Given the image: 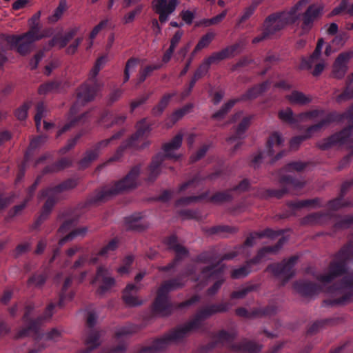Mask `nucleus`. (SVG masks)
<instances>
[{"label":"nucleus","instance_id":"1","mask_svg":"<svg viewBox=\"0 0 353 353\" xmlns=\"http://www.w3.org/2000/svg\"><path fill=\"white\" fill-rule=\"evenodd\" d=\"M307 3V0H300L287 13L276 12L268 16L264 20L262 32L252 39V43L256 44L270 39L288 23H294L301 18V34L308 33L313 27L314 21L321 15L323 8L321 6L312 4L301 14L299 11L305 7Z\"/></svg>","mask_w":353,"mask_h":353},{"label":"nucleus","instance_id":"2","mask_svg":"<svg viewBox=\"0 0 353 353\" xmlns=\"http://www.w3.org/2000/svg\"><path fill=\"white\" fill-rule=\"evenodd\" d=\"M345 120L348 121L347 128L319 141L317 147L322 150H327L334 146L351 143L353 141V105L349 107L347 112L342 114L336 111L330 112L320 121L307 127L304 134L296 136L290 140V148L296 150L303 141L310 139L313 134L319 132L323 127L334 122H342Z\"/></svg>","mask_w":353,"mask_h":353},{"label":"nucleus","instance_id":"3","mask_svg":"<svg viewBox=\"0 0 353 353\" xmlns=\"http://www.w3.org/2000/svg\"><path fill=\"white\" fill-rule=\"evenodd\" d=\"M216 314V303L208 305L199 310L191 320L154 339L151 345L142 347L137 353H161L171 344L179 343L191 333L202 330L203 321Z\"/></svg>","mask_w":353,"mask_h":353},{"label":"nucleus","instance_id":"4","mask_svg":"<svg viewBox=\"0 0 353 353\" xmlns=\"http://www.w3.org/2000/svg\"><path fill=\"white\" fill-rule=\"evenodd\" d=\"M196 272V266L190 264L176 277L164 281L159 288L157 296L152 303L153 313L162 316L170 315L173 310V305L169 300L168 293L183 288L188 277H191L194 281Z\"/></svg>","mask_w":353,"mask_h":353},{"label":"nucleus","instance_id":"5","mask_svg":"<svg viewBox=\"0 0 353 353\" xmlns=\"http://www.w3.org/2000/svg\"><path fill=\"white\" fill-rule=\"evenodd\" d=\"M307 165L305 162L300 161H292L288 163L279 173V182L282 185L281 189H261L257 191L256 196L263 199H268L275 197L282 198L287 192L293 190H299L305 185V182L290 175L282 174L283 172H300L304 170Z\"/></svg>","mask_w":353,"mask_h":353},{"label":"nucleus","instance_id":"6","mask_svg":"<svg viewBox=\"0 0 353 353\" xmlns=\"http://www.w3.org/2000/svg\"><path fill=\"white\" fill-rule=\"evenodd\" d=\"M236 336L237 332L236 331L228 332L221 330L214 335L212 341L205 346V350L210 351L218 345H222L235 352L259 353L261 351L263 345L253 341L244 339L239 343H234Z\"/></svg>","mask_w":353,"mask_h":353},{"label":"nucleus","instance_id":"7","mask_svg":"<svg viewBox=\"0 0 353 353\" xmlns=\"http://www.w3.org/2000/svg\"><path fill=\"white\" fill-rule=\"evenodd\" d=\"M140 170L139 165H135L124 178L117 181L112 186L105 187L94 192L87 199L85 206L97 205L125 190L134 188L137 186V181L140 174Z\"/></svg>","mask_w":353,"mask_h":353},{"label":"nucleus","instance_id":"8","mask_svg":"<svg viewBox=\"0 0 353 353\" xmlns=\"http://www.w3.org/2000/svg\"><path fill=\"white\" fill-rule=\"evenodd\" d=\"M58 306V303H50L46 307L43 314L35 319L30 318V315L34 309L32 304H28L25 307V312L23 316V321L27 324L25 327L21 328L16 334L17 339L23 338L30 334L36 339H41L39 327L44 321H48L52 317L54 308Z\"/></svg>","mask_w":353,"mask_h":353},{"label":"nucleus","instance_id":"9","mask_svg":"<svg viewBox=\"0 0 353 353\" xmlns=\"http://www.w3.org/2000/svg\"><path fill=\"white\" fill-rule=\"evenodd\" d=\"M353 258V242L350 240L335 255L334 259L330 262L328 273L321 274L318 280L328 283L336 278L345 274L347 271L348 261Z\"/></svg>","mask_w":353,"mask_h":353},{"label":"nucleus","instance_id":"10","mask_svg":"<svg viewBox=\"0 0 353 353\" xmlns=\"http://www.w3.org/2000/svg\"><path fill=\"white\" fill-rule=\"evenodd\" d=\"M182 140V135L180 134H176L170 142L163 145V150L165 154L160 152L152 158V162L148 168L149 173L148 180L149 181L153 182L156 180L160 174L161 165L166 159H171L174 161L179 159V155H176L173 152L181 147Z\"/></svg>","mask_w":353,"mask_h":353},{"label":"nucleus","instance_id":"11","mask_svg":"<svg viewBox=\"0 0 353 353\" xmlns=\"http://www.w3.org/2000/svg\"><path fill=\"white\" fill-rule=\"evenodd\" d=\"M327 292L333 298L325 299L323 305L332 307L345 304L353 295V275L344 276L339 282L330 286Z\"/></svg>","mask_w":353,"mask_h":353},{"label":"nucleus","instance_id":"12","mask_svg":"<svg viewBox=\"0 0 353 353\" xmlns=\"http://www.w3.org/2000/svg\"><path fill=\"white\" fill-rule=\"evenodd\" d=\"M286 241V238L282 236L275 245L261 248L258 250L254 257L246 261L245 264L240 268L233 270L231 272V277L234 279H238L247 276L252 272L253 265L259 264L263 260L267 258L268 254H276L282 248Z\"/></svg>","mask_w":353,"mask_h":353},{"label":"nucleus","instance_id":"13","mask_svg":"<svg viewBox=\"0 0 353 353\" xmlns=\"http://www.w3.org/2000/svg\"><path fill=\"white\" fill-rule=\"evenodd\" d=\"M100 70V67L94 65L91 71L89 81L82 84L77 90V100L70 110L72 115L77 113L80 106L84 105L95 98L99 90V84L97 82L95 78Z\"/></svg>","mask_w":353,"mask_h":353},{"label":"nucleus","instance_id":"14","mask_svg":"<svg viewBox=\"0 0 353 353\" xmlns=\"http://www.w3.org/2000/svg\"><path fill=\"white\" fill-rule=\"evenodd\" d=\"M223 274V267H218V265H208L204 267L199 274H195L194 281L205 285L210 280H216L212 286L208 288L207 291L208 295L213 296L216 294L224 282Z\"/></svg>","mask_w":353,"mask_h":353},{"label":"nucleus","instance_id":"15","mask_svg":"<svg viewBox=\"0 0 353 353\" xmlns=\"http://www.w3.org/2000/svg\"><path fill=\"white\" fill-rule=\"evenodd\" d=\"M283 142V139L280 135L279 132L272 133L268 141H267V151H263L259 152L257 155H256L251 162V166L254 168L259 167V164L262 162V160L265 158V156H268L271 158L270 160V163H273L279 159H281L286 154V151L282 150L277 153L274 157H273L274 151L273 150L274 146L279 147Z\"/></svg>","mask_w":353,"mask_h":353},{"label":"nucleus","instance_id":"16","mask_svg":"<svg viewBox=\"0 0 353 353\" xmlns=\"http://www.w3.org/2000/svg\"><path fill=\"white\" fill-rule=\"evenodd\" d=\"M124 132L125 130L123 129L120 130L109 139L99 141L94 144L92 148L86 150L83 158L79 161V168L84 170L88 168L92 163L99 157L101 152L104 148L113 141L119 139L123 135Z\"/></svg>","mask_w":353,"mask_h":353},{"label":"nucleus","instance_id":"17","mask_svg":"<svg viewBox=\"0 0 353 353\" xmlns=\"http://www.w3.org/2000/svg\"><path fill=\"white\" fill-rule=\"evenodd\" d=\"M165 244L170 250H173L176 255L174 259L165 266H159L158 268L160 272H168L175 268L182 259L188 256V250L181 245L178 242V239L176 235L172 234L167 237L165 240Z\"/></svg>","mask_w":353,"mask_h":353},{"label":"nucleus","instance_id":"18","mask_svg":"<svg viewBox=\"0 0 353 353\" xmlns=\"http://www.w3.org/2000/svg\"><path fill=\"white\" fill-rule=\"evenodd\" d=\"M297 261L298 256H292L281 263L270 264L266 270L272 272L275 276L282 278V285H283L294 276V268Z\"/></svg>","mask_w":353,"mask_h":353},{"label":"nucleus","instance_id":"19","mask_svg":"<svg viewBox=\"0 0 353 353\" xmlns=\"http://www.w3.org/2000/svg\"><path fill=\"white\" fill-rule=\"evenodd\" d=\"M52 189V188H47L43 189L39 192L38 195L39 199H43L45 198H47V199L43 206L42 211L39 217L33 224L34 229L38 228L41 224L48 217L53 207L59 199V194L57 192L50 190Z\"/></svg>","mask_w":353,"mask_h":353},{"label":"nucleus","instance_id":"20","mask_svg":"<svg viewBox=\"0 0 353 353\" xmlns=\"http://www.w3.org/2000/svg\"><path fill=\"white\" fill-rule=\"evenodd\" d=\"M178 0H153L152 6L157 13L159 14V21L165 23L168 21V17L176 9Z\"/></svg>","mask_w":353,"mask_h":353},{"label":"nucleus","instance_id":"21","mask_svg":"<svg viewBox=\"0 0 353 353\" xmlns=\"http://www.w3.org/2000/svg\"><path fill=\"white\" fill-rule=\"evenodd\" d=\"M294 290L303 297H312L321 291V287L316 283L307 280L300 279L293 283Z\"/></svg>","mask_w":353,"mask_h":353},{"label":"nucleus","instance_id":"22","mask_svg":"<svg viewBox=\"0 0 353 353\" xmlns=\"http://www.w3.org/2000/svg\"><path fill=\"white\" fill-rule=\"evenodd\" d=\"M94 281L101 283L97 293L103 294L115 285V279L110 276L109 270L104 266L98 267Z\"/></svg>","mask_w":353,"mask_h":353},{"label":"nucleus","instance_id":"23","mask_svg":"<svg viewBox=\"0 0 353 353\" xmlns=\"http://www.w3.org/2000/svg\"><path fill=\"white\" fill-rule=\"evenodd\" d=\"M86 275V271L81 272L78 276H77L74 272H72V274L65 279L59 295V300L58 302V305L60 308L64 307L65 302L71 301L74 296L73 292L67 293V290L71 285L72 280L77 278L78 281L81 283L84 280Z\"/></svg>","mask_w":353,"mask_h":353},{"label":"nucleus","instance_id":"24","mask_svg":"<svg viewBox=\"0 0 353 353\" xmlns=\"http://www.w3.org/2000/svg\"><path fill=\"white\" fill-rule=\"evenodd\" d=\"M352 52L341 53L336 59L332 69V75L334 78L342 79L347 70V64L350 60Z\"/></svg>","mask_w":353,"mask_h":353},{"label":"nucleus","instance_id":"25","mask_svg":"<svg viewBox=\"0 0 353 353\" xmlns=\"http://www.w3.org/2000/svg\"><path fill=\"white\" fill-rule=\"evenodd\" d=\"M223 174L221 170H216L215 172L203 177L199 173L196 174L192 179L182 183L179 188V192H183L189 188H196L201 185L203 181L208 179L214 181L219 178Z\"/></svg>","mask_w":353,"mask_h":353},{"label":"nucleus","instance_id":"26","mask_svg":"<svg viewBox=\"0 0 353 353\" xmlns=\"http://www.w3.org/2000/svg\"><path fill=\"white\" fill-rule=\"evenodd\" d=\"M352 184L353 181L351 180L342 184L339 195L336 198L329 201L327 203V208L329 209V212L336 211L343 207L350 205L349 202L344 201V196Z\"/></svg>","mask_w":353,"mask_h":353},{"label":"nucleus","instance_id":"27","mask_svg":"<svg viewBox=\"0 0 353 353\" xmlns=\"http://www.w3.org/2000/svg\"><path fill=\"white\" fill-rule=\"evenodd\" d=\"M151 126L152 123L148 121L147 118H143L138 121L136 125V132L128 139L130 144H132L135 148L137 147V141L150 134L152 130Z\"/></svg>","mask_w":353,"mask_h":353},{"label":"nucleus","instance_id":"28","mask_svg":"<svg viewBox=\"0 0 353 353\" xmlns=\"http://www.w3.org/2000/svg\"><path fill=\"white\" fill-rule=\"evenodd\" d=\"M239 48V45L238 43L232 45L221 50V51L213 52L203 61L208 63V66L210 68L212 64L233 56L234 53Z\"/></svg>","mask_w":353,"mask_h":353},{"label":"nucleus","instance_id":"29","mask_svg":"<svg viewBox=\"0 0 353 353\" xmlns=\"http://www.w3.org/2000/svg\"><path fill=\"white\" fill-rule=\"evenodd\" d=\"M139 287L134 284L129 283L123 291L122 298L124 303L130 307H135L142 305L143 301L139 300L136 294Z\"/></svg>","mask_w":353,"mask_h":353},{"label":"nucleus","instance_id":"30","mask_svg":"<svg viewBox=\"0 0 353 353\" xmlns=\"http://www.w3.org/2000/svg\"><path fill=\"white\" fill-rule=\"evenodd\" d=\"M270 85V82L269 81H265L250 88L245 93L243 94L240 97L234 99V100H238V102H239L254 99L265 92L269 88Z\"/></svg>","mask_w":353,"mask_h":353},{"label":"nucleus","instance_id":"31","mask_svg":"<svg viewBox=\"0 0 353 353\" xmlns=\"http://www.w3.org/2000/svg\"><path fill=\"white\" fill-rule=\"evenodd\" d=\"M287 205L292 210H299L303 208H319L323 207L322 199L316 197L311 199L290 201Z\"/></svg>","mask_w":353,"mask_h":353},{"label":"nucleus","instance_id":"32","mask_svg":"<svg viewBox=\"0 0 353 353\" xmlns=\"http://www.w3.org/2000/svg\"><path fill=\"white\" fill-rule=\"evenodd\" d=\"M332 216V212L311 213L301 219V224L304 225L323 224Z\"/></svg>","mask_w":353,"mask_h":353},{"label":"nucleus","instance_id":"33","mask_svg":"<svg viewBox=\"0 0 353 353\" xmlns=\"http://www.w3.org/2000/svg\"><path fill=\"white\" fill-rule=\"evenodd\" d=\"M253 116H248L243 118L235 129L234 133L227 139L228 143H233L244 138V134L251 124Z\"/></svg>","mask_w":353,"mask_h":353},{"label":"nucleus","instance_id":"34","mask_svg":"<svg viewBox=\"0 0 353 353\" xmlns=\"http://www.w3.org/2000/svg\"><path fill=\"white\" fill-rule=\"evenodd\" d=\"M125 227L127 230L143 231L147 228V223L143 221L141 213H136L125 219Z\"/></svg>","mask_w":353,"mask_h":353},{"label":"nucleus","instance_id":"35","mask_svg":"<svg viewBox=\"0 0 353 353\" xmlns=\"http://www.w3.org/2000/svg\"><path fill=\"white\" fill-rule=\"evenodd\" d=\"M101 334L99 331L91 330L88 333L85 339V348L81 351V353H90L97 348L100 344Z\"/></svg>","mask_w":353,"mask_h":353},{"label":"nucleus","instance_id":"36","mask_svg":"<svg viewBox=\"0 0 353 353\" xmlns=\"http://www.w3.org/2000/svg\"><path fill=\"white\" fill-rule=\"evenodd\" d=\"M41 39V37L37 36L30 31H28L21 35H6L5 37V40L8 43H12L13 45H17L23 40L32 45L34 42Z\"/></svg>","mask_w":353,"mask_h":353},{"label":"nucleus","instance_id":"37","mask_svg":"<svg viewBox=\"0 0 353 353\" xmlns=\"http://www.w3.org/2000/svg\"><path fill=\"white\" fill-rule=\"evenodd\" d=\"M285 99L292 105H305L312 101V97L299 90H293Z\"/></svg>","mask_w":353,"mask_h":353},{"label":"nucleus","instance_id":"38","mask_svg":"<svg viewBox=\"0 0 353 353\" xmlns=\"http://www.w3.org/2000/svg\"><path fill=\"white\" fill-rule=\"evenodd\" d=\"M47 140V137L45 135H40L32 139L30 143V145L24 154L25 161L30 162L37 149H38L42 144H43Z\"/></svg>","mask_w":353,"mask_h":353},{"label":"nucleus","instance_id":"39","mask_svg":"<svg viewBox=\"0 0 353 353\" xmlns=\"http://www.w3.org/2000/svg\"><path fill=\"white\" fill-rule=\"evenodd\" d=\"M72 165V160L68 158H61L53 164L46 166L43 169V174H46L52 172H57L62 170Z\"/></svg>","mask_w":353,"mask_h":353},{"label":"nucleus","instance_id":"40","mask_svg":"<svg viewBox=\"0 0 353 353\" xmlns=\"http://www.w3.org/2000/svg\"><path fill=\"white\" fill-rule=\"evenodd\" d=\"M339 321L336 318H327L321 320H317L314 322L307 330V335H313L317 333L320 329L326 325H334Z\"/></svg>","mask_w":353,"mask_h":353},{"label":"nucleus","instance_id":"41","mask_svg":"<svg viewBox=\"0 0 353 353\" xmlns=\"http://www.w3.org/2000/svg\"><path fill=\"white\" fill-rule=\"evenodd\" d=\"M352 81L353 73H351L348 75L347 80L346 82V86L344 90L336 98V101L337 103H340L353 98V86L352 85Z\"/></svg>","mask_w":353,"mask_h":353},{"label":"nucleus","instance_id":"42","mask_svg":"<svg viewBox=\"0 0 353 353\" xmlns=\"http://www.w3.org/2000/svg\"><path fill=\"white\" fill-rule=\"evenodd\" d=\"M195 261L202 263H210V265L217 264L218 256L214 249L204 251L197 255Z\"/></svg>","mask_w":353,"mask_h":353},{"label":"nucleus","instance_id":"43","mask_svg":"<svg viewBox=\"0 0 353 353\" xmlns=\"http://www.w3.org/2000/svg\"><path fill=\"white\" fill-rule=\"evenodd\" d=\"M87 232V227L74 229L68 234L65 235L59 241V245L63 246L68 241H72L76 238H83L86 235Z\"/></svg>","mask_w":353,"mask_h":353},{"label":"nucleus","instance_id":"44","mask_svg":"<svg viewBox=\"0 0 353 353\" xmlns=\"http://www.w3.org/2000/svg\"><path fill=\"white\" fill-rule=\"evenodd\" d=\"M232 193L230 188L224 191L216 192L209 198V202L219 204L230 201L233 199Z\"/></svg>","mask_w":353,"mask_h":353},{"label":"nucleus","instance_id":"45","mask_svg":"<svg viewBox=\"0 0 353 353\" xmlns=\"http://www.w3.org/2000/svg\"><path fill=\"white\" fill-rule=\"evenodd\" d=\"M278 312V307L275 304H270L263 307L253 308V315L257 317H271Z\"/></svg>","mask_w":353,"mask_h":353},{"label":"nucleus","instance_id":"46","mask_svg":"<svg viewBox=\"0 0 353 353\" xmlns=\"http://www.w3.org/2000/svg\"><path fill=\"white\" fill-rule=\"evenodd\" d=\"M278 117L282 121L290 125H294L299 123V118L298 114H294L290 108H287L285 110H281L278 112Z\"/></svg>","mask_w":353,"mask_h":353},{"label":"nucleus","instance_id":"47","mask_svg":"<svg viewBox=\"0 0 353 353\" xmlns=\"http://www.w3.org/2000/svg\"><path fill=\"white\" fill-rule=\"evenodd\" d=\"M321 50L315 48L313 53L308 58H303L300 64L301 69H311L315 62H316L321 54Z\"/></svg>","mask_w":353,"mask_h":353},{"label":"nucleus","instance_id":"48","mask_svg":"<svg viewBox=\"0 0 353 353\" xmlns=\"http://www.w3.org/2000/svg\"><path fill=\"white\" fill-rule=\"evenodd\" d=\"M237 102L238 100H234V99H230L224 103L219 110L214 113L212 115V118L215 120L223 119Z\"/></svg>","mask_w":353,"mask_h":353},{"label":"nucleus","instance_id":"49","mask_svg":"<svg viewBox=\"0 0 353 353\" xmlns=\"http://www.w3.org/2000/svg\"><path fill=\"white\" fill-rule=\"evenodd\" d=\"M175 93L164 94L159 103L152 108V114L154 116L161 115L169 104L170 99L175 96Z\"/></svg>","mask_w":353,"mask_h":353},{"label":"nucleus","instance_id":"50","mask_svg":"<svg viewBox=\"0 0 353 353\" xmlns=\"http://www.w3.org/2000/svg\"><path fill=\"white\" fill-rule=\"evenodd\" d=\"M61 87V83L57 81H48L41 84L38 90L39 94H47L50 92H58Z\"/></svg>","mask_w":353,"mask_h":353},{"label":"nucleus","instance_id":"51","mask_svg":"<svg viewBox=\"0 0 353 353\" xmlns=\"http://www.w3.org/2000/svg\"><path fill=\"white\" fill-rule=\"evenodd\" d=\"M214 37L215 33L213 32H208L202 36L192 52V56L198 51L208 46Z\"/></svg>","mask_w":353,"mask_h":353},{"label":"nucleus","instance_id":"52","mask_svg":"<svg viewBox=\"0 0 353 353\" xmlns=\"http://www.w3.org/2000/svg\"><path fill=\"white\" fill-rule=\"evenodd\" d=\"M128 148H135L132 144H130L128 139L121 144V145L117 149L113 156L109 158L108 160L105 163V165H108L112 162L119 161L123 154V152Z\"/></svg>","mask_w":353,"mask_h":353},{"label":"nucleus","instance_id":"53","mask_svg":"<svg viewBox=\"0 0 353 353\" xmlns=\"http://www.w3.org/2000/svg\"><path fill=\"white\" fill-rule=\"evenodd\" d=\"M128 148H135L132 144H130L128 139L121 144V145L117 149L113 156L109 158L108 160L105 163V165H108L112 162L119 161L123 154V152Z\"/></svg>","mask_w":353,"mask_h":353},{"label":"nucleus","instance_id":"54","mask_svg":"<svg viewBox=\"0 0 353 353\" xmlns=\"http://www.w3.org/2000/svg\"><path fill=\"white\" fill-rule=\"evenodd\" d=\"M259 285L258 284H249L242 289L234 291L230 294L232 299H238L244 298L248 293L258 290Z\"/></svg>","mask_w":353,"mask_h":353},{"label":"nucleus","instance_id":"55","mask_svg":"<svg viewBox=\"0 0 353 353\" xmlns=\"http://www.w3.org/2000/svg\"><path fill=\"white\" fill-rule=\"evenodd\" d=\"M78 184L77 179H68L62 183L57 185L54 187H52V191L57 192L58 194L61 193L63 191L72 189L75 188Z\"/></svg>","mask_w":353,"mask_h":353},{"label":"nucleus","instance_id":"56","mask_svg":"<svg viewBox=\"0 0 353 353\" xmlns=\"http://www.w3.org/2000/svg\"><path fill=\"white\" fill-rule=\"evenodd\" d=\"M343 12L353 14V4L350 3L348 0H342L339 5L332 10L331 15L335 16Z\"/></svg>","mask_w":353,"mask_h":353},{"label":"nucleus","instance_id":"57","mask_svg":"<svg viewBox=\"0 0 353 353\" xmlns=\"http://www.w3.org/2000/svg\"><path fill=\"white\" fill-rule=\"evenodd\" d=\"M325 114L323 110L315 109L301 112L298 114L299 118V123L313 120L319 116H322Z\"/></svg>","mask_w":353,"mask_h":353},{"label":"nucleus","instance_id":"58","mask_svg":"<svg viewBox=\"0 0 353 353\" xmlns=\"http://www.w3.org/2000/svg\"><path fill=\"white\" fill-rule=\"evenodd\" d=\"M118 246L119 240L117 238H114L99 251V254L101 257L107 258L110 253L114 252L118 248Z\"/></svg>","mask_w":353,"mask_h":353},{"label":"nucleus","instance_id":"59","mask_svg":"<svg viewBox=\"0 0 353 353\" xmlns=\"http://www.w3.org/2000/svg\"><path fill=\"white\" fill-rule=\"evenodd\" d=\"M47 276L46 274H34L28 280V285L29 287L34 286L36 288H41L46 283Z\"/></svg>","mask_w":353,"mask_h":353},{"label":"nucleus","instance_id":"60","mask_svg":"<svg viewBox=\"0 0 353 353\" xmlns=\"http://www.w3.org/2000/svg\"><path fill=\"white\" fill-rule=\"evenodd\" d=\"M89 112H85L81 114V117L75 118L68 122V123L65 124L61 129H60L57 132V137L61 136L64 132H67L68 130H70L72 127L74 126L77 123H78L80 121L85 122V120L88 119L89 116Z\"/></svg>","mask_w":353,"mask_h":353},{"label":"nucleus","instance_id":"61","mask_svg":"<svg viewBox=\"0 0 353 353\" xmlns=\"http://www.w3.org/2000/svg\"><path fill=\"white\" fill-rule=\"evenodd\" d=\"M79 216L74 215L66 219L59 228V232L64 234L72 230L78 223Z\"/></svg>","mask_w":353,"mask_h":353},{"label":"nucleus","instance_id":"62","mask_svg":"<svg viewBox=\"0 0 353 353\" xmlns=\"http://www.w3.org/2000/svg\"><path fill=\"white\" fill-rule=\"evenodd\" d=\"M192 104H187L183 108L174 111L170 117V120L172 124H174L179 119H181L185 114L188 113L192 108Z\"/></svg>","mask_w":353,"mask_h":353},{"label":"nucleus","instance_id":"63","mask_svg":"<svg viewBox=\"0 0 353 353\" xmlns=\"http://www.w3.org/2000/svg\"><path fill=\"white\" fill-rule=\"evenodd\" d=\"M78 28H74L65 33L63 36L58 35L59 48H65L68 42L77 34Z\"/></svg>","mask_w":353,"mask_h":353},{"label":"nucleus","instance_id":"64","mask_svg":"<svg viewBox=\"0 0 353 353\" xmlns=\"http://www.w3.org/2000/svg\"><path fill=\"white\" fill-rule=\"evenodd\" d=\"M36 112L34 122L37 130H39L41 127V119L46 116V107L43 102L40 101L37 103Z\"/></svg>","mask_w":353,"mask_h":353}]
</instances>
